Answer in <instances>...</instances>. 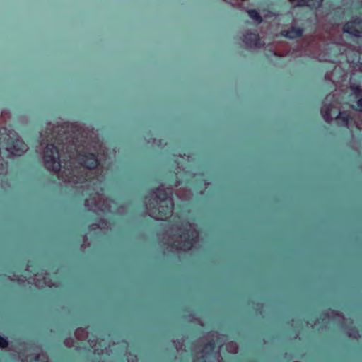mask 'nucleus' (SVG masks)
Returning <instances> with one entry per match:
<instances>
[{
  "instance_id": "f257e3e1",
  "label": "nucleus",
  "mask_w": 362,
  "mask_h": 362,
  "mask_svg": "<svg viewBox=\"0 0 362 362\" xmlns=\"http://www.w3.org/2000/svg\"><path fill=\"white\" fill-rule=\"evenodd\" d=\"M171 194L170 189L158 188L146 197L145 202L149 215L158 220H164L170 216L173 207Z\"/></svg>"
},
{
  "instance_id": "f03ea898",
  "label": "nucleus",
  "mask_w": 362,
  "mask_h": 362,
  "mask_svg": "<svg viewBox=\"0 0 362 362\" xmlns=\"http://www.w3.org/2000/svg\"><path fill=\"white\" fill-rule=\"evenodd\" d=\"M197 237V232L189 223L176 225L170 229V243L176 250H187L192 246L193 241Z\"/></svg>"
},
{
  "instance_id": "7ed1b4c3",
  "label": "nucleus",
  "mask_w": 362,
  "mask_h": 362,
  "mask_svg": "<svg viewBox=\"0 0 362 362\" xmlns=\"http://www.w3.org/2000/svg\"><path fill=\"white\" fill-rule=\"evenodd\" d=\"M43 160L45 166L51 171L57 172L60 169L59 151L53 144H48L44 150Z\"/></svg>"
},
{
  "instance_id": "20e7f679",
  "label": "nucleus",
  "mask_w": 362,
  "mask_h": 362,
  "mask_svg": "<svg viewBox=\"0 0 362 362\" xmlns=\"http://www.w3.org/2000/svg\"><path fill=\"white\" fill-rule=\"evenodd\" d=\"M59 177L69 183L83 182L86 180L85 170L81 167H74L70 164L60 173Z\"/></svg>"
},
{
  "instance_id": "39448f33",
  "label": "nucleus",
  "mask_w": 362,
  "mask_h": 362,
  "mask_svg": "<svg viewBox=\"0 0 362 362\" xmlns=\"http://www.w3.org/2000/svg\"><path fill=\"white\" fill-rule=\"evenodd\" d=\"M110 202L113 203L112 201L105 199L102 194L96 193L86 199L85 205L94 211H109L111 209Z\"/></svg>"
},
{
  "instance_id": "423d86ee",
  "label": "nucleus",
  "mask_w": 362,
  "mask_h": 362,
  "mask_svg": "<svg viewBox=\"0 0 362 362\" xmlns=\"http://www.w3.org/2000/svg\"><path fill=\"white\" fill-rule=\"evenodd\" d=\"M343 30L356 37L361 36L362 35V20L356 18L347 22L344 25Z\"/></svg>"
},
{
  "instance_id": "0eeeda50",
  "label": "nucleus",
  "mask_w": 362,
  "mask_h": 362,
  "mask_svg": "<svg viewBox=\"0 0 362 362\" xmlns=\"http://www.w3.org/2000/svg\"><path fill=\"white\" fill-rule=\"evenodd\" d=\"M6 149L14 156H20L26 151L27 146L22 140L16 139L8 144Z\"/></svg>"
},
{
  "instance_id": "6e6552de",
  "label": "nucleus",
  "mask_w": 362,
  "mask_h": 362,
  "mask_svg": "<svg viewBox=\"0 0 362 362\" xmlns=\"http://www.w3.org/2000/svg\"><path fill=\"white\" fill-rule=\"evenodd\" d=\"M78 160L86 168L94 169L98 165V159L93 153L81 154L78 156Z\"/></svg>"
},
{
  "instance_id": "1a4fd4ad",
  "label": "nucleus",
  "mask_w": 362,
  "mask_h": 362,
  "mask_svg": "<svg viewBox=\"0 0 362 362\" xmlns=\"http://www.w3.org/2000/svg\"><path fill=\"white\" fill-rule=\"evenodd\" d=\"M244 42L250 47L260 46V39L258 35L253 33H246L244 36Z\"/></svg>"
},
{
  "instance_id": "9d476101",
  "label": "nucleus",
  "mask_w": 362,
  "mask_h": 362,
  "mask_svg": "<svg viewBox=\"0 0 362 362\" xmlns=\"http://www.w3.org/2000/svg\"><path fill=\"white\" fill-rule=\"evenodd\" d=\"M303 34V30L300 28L291 27L286 30L282 32V35L286 37L293 39L301 36Z\"/></svg>"
},
{
  "instance_id": "9b49d317",
  "label": "nucleus",
  "mask_w": 362,
  "mask_h": 362,
  "mask_svg": "<svg viewBox=\"0 0 362 362\" xmlns=\"http://www.w3.org/2000/svg\"><path fill=\"white\" fill-rule=\"evenodd\" d=\"M336 119L340 125L347 126L351 119V117L347 112H340Z\"/></svg>"
},
{
  "instance_id": "f8f14e48",
  "label": "nucleus",
  "mask_w": 362,
  "mask_h": 362,
  "mask_svg": "<svg viewBox=\"0 0 362 362\" xmlns=\"http://www.w3.org/2000/svg\"><path fill=\"white\" fill-rule=\"evenodd\" d=\"M248 14H249V16L256 21L257 22H258L259 23H261L262 21V16H260V14L255 9H252V10H249L247 11Z\"/></svg>"
},
{
  "instance_id": "ddd939ff",
  "label": "nucleus",
  "mask_w": 362,
  "mask_h": 362,
  "mask_svg": "<svg viewBox=\"0 0 362 362\" xmlns=\"http://www.w3.org/2000/svg\"><path fill=\"white\" fill-rule=\"evenodd\" d=\"M75 334L76 337L80 340H83L86 339L88 336L87 332L82 328L77 329Z\"/></svg>"
},
{
  "instance_id": "4468645a",
  "label": "nucleus",
  "mask_w": 362,
  "mask_h": 362,
  "mask_svg": "<svg viewBox=\"0 0 362 362\" xmlns=\"http://www.w3.org/2000/svg\"><path fill=\"white\" fill-rule=\"evenodd\" d=\"M329 111H330V108L327 106H325L322 109V116L327 122H329L332 119V118L329 116Z\"/></svg>"
},
{
  "instance_id": "2eb2a0df",
  "label": "nucleus",
  "mask_w": 362,
  "mask_h": 362,
  "mask_svg": "<svg viewBox=\"0 0 362 362\" xmlns=\"http://www.w3.org/2000/svg\"><path fill=\"white\" fill-rule=\"evenodd\" d=\"M226 349L228 352L235 354L238 352V345L234 342H230L226 345Z\"/></svg>"
},
{
  "instance_id": "dca6fc26",
  "label": "nucleus",
  "mask_w": 362,
  "mask_h": 362,
  "mask_svg": "<svg viewBox=\"0 0 362 362\" xmlns=\"http://www.w3.org/2000/svg\"><path fill=\"white\" fill-rule=\"evenodd\" d=\"M351 89L356 97L362 96V89L359 86L354 84L351 86Z\"/></svg>"
},
{
  "instance_id": "f3484780",
  "label": "nucleus",
  "mask_w": 362,
  "mask_h": 362,
  "mask_svg": "<svg viewBox=\"0 0 362 362\" xmlns=\"http://www.w3.org/2000/svg\"><path fill=\"white\" fill-rule=\"evenodd\" d=\"M35 284L37 287H43L45 285H47L49 286H50L49 284H48L46 281H45V278H43V281L40 279V276L38 275L36 276V278H35Z\"/></svg>"
},
{
  "instance_id": "a211bd4d",
  "label": "nucleus",
  "mask_w": 362,
  "mask_h": 362,
  "mask_svg": "<svg viewBox=\"0 0 362 362\" xmlns=\"http://www.w3.org/2000/svg\"><path fill=\"white\" fill-rule=\"evenodd\" d=\"M34 362H47V358L46 355L42 354L35 356Z\"/></svg>"
},
{
  "instance_id": "6ab92c4d",
  "label": "nucleus",
  "mask_w": 362,
  "mask_h": 362,
  "mask_svg": "<svg viewBox=\"0 0 362 362\" xmlns=\"http://www.w3.org/2000/svg\"><path fill=\"white\" fill-rule=\"evenodd\" d=\"M8 346V341L6 339L0 337V348H5Z\"/></svg>"
},
{
  "instance_id": "aec40b11",
  "label": "nucleus",
  "mask_w": 362,
  "mask_h": 362,
  "mask_svg": "<svg viewBox=\"0 0 362 362\" xmlns=\"http://www.w3.org/2000/svg\"><path fill=\"white\" fill-rule=\"evenodd\" d=\"M64 344L66 346L71 347L73 345V340L71 339H67L65 340Z\"/></svg>"
},
{
  "instance_id": "412c9836",
  "label": "nucleus",
  "mask_w": 362,
  "mask_h": 362,
  "mask_svg": "<svg viewBox=\"0 0 362 362\" xmlns=\"http://www.w3.org/2000/svg\"><path fill=\"white\" fill-rule=\"evenodd\" d=\"M357 105L358 107V110L362 112V98H360L357 101Z\"/></svg>"
},
{
  "instance_id": "4be33fe9",
  "label": "nucleus",
  "mask_w": 362,
  "mask_h": 362,
  "mask_svg": "<svg viewBox=\"0 0 362 362\" xmlns=\"http://www.w3.org/2000/svg\"><path fill=\"white\" fill-rule=\"evenodd\" d=\"M349 337H353L354 338H357L358 336V331H353V333H349Z\"/></svg>"
},
{
  "instance_id": "5701e85b",
  "label": "nucleus",
  "mask_w": 362,
  "mask_h": 362,
  "mask_svg": "<svg viewBox=\"0 0 362 362\" xmlns=\"http://www.w3.org/2000/svg\"><path fill=\"white\" fill-rule=\"evenodd\" d=\"M206 349H209L210 350H212L214 349V346L211 345V344H209V346L207 345L206 347H205Z\"/></svg>"
},
{
  "instance_id": "b1692460",
  "label": "nucleus",
  "mask_w": 362,
  "mask_h": 362,
  "mask_svg": "<svg viewBox=\"0 0 362 362\" xmlns=\"http://www.w3.org/2000/svg\"><path fill=\"white\" fill-rule=\"evenodd\" d=\"M130 356L132 357V358H131L132 362H136V357L134 356Z\"/></svg>"
},
{
  "instance_id": "393cba45",
  "label": "nucleus",
  "mask_w": 362,
  "mask_h": 362,
  "mask_svg": "<svg viewBox=\"0 0 362 362\" xmlns=\"http://www.w3.org/2000/svg\"><path fill=\"white\" fill-rule=\"evenodd\" d=\"M357 127H358V128H359V129H361V128H362V127L360 126V124H357Z\"/></svg>"
},
{
  "instance_id": "a878e982",
  "label": "nucleus",
  "mask_w": 362,
  "mask_h": 362,
  "mask_svg": "<svg viewBox=\"0 0 362 362\" xmlns=\"http://www.w3.org/2000/svg\"><path fill=\"white\" fill-rule=\"evenodd\" d=\"M302 5H303V4H298V6H302Z\"/></svg>"
}]
</instances>
